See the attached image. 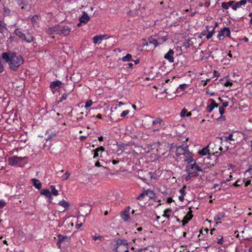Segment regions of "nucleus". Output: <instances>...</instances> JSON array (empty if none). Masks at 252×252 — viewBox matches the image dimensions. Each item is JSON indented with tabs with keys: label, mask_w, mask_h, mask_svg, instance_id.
<instances>
[{
	"label": "nucleus",
	"mask_w": 252,
	"mask_h": 252,
	"mask_svg": "<svg viewBox=\"0 0 252 252\" xmlns=\"http://www.w3.org/2000/svg\"><path fill=\"white\" fill-rule=\"evenodd\" d=\"M116 244L117 245H127V241L125 239H119L117 240Z\"/></svg>",
	"instance_id": "cd10ccee"
},
{
	"label": "nucleus",
	"mask_w": 252,
	"mask_h": 252,
	"mask_svg": "<svg viewBox=\"0 0 252 252\" xmlns=\"http://www.w3.org/2000/svg\"><path fill=\"white\" fill-rule=\"evenodd\" d=\"M167 38L165 37H163L159 38L158 41L159 45L162 44L166 40Z\"/></svg>",
	"instance_id": "e433bc0d"
},
{
	"label": "nucleus",
	"mask_w": 252,
	"mask_h": 252,
	"mask_svg": "<svg viewBox=\"0 0 252 252\" xmlns=\"http://www.w3.org/2000/svg\"><path fill=\"white\" fill-rule=\"evenodd\" d=\"M59 205L65 208L69 206V203L63 199L59 202Z\"/></svg>",
	"instance_id": "5701e85b"
},
{
	"label": "nucleus",
	"mask_w": 252,
	"mask_h": 252,
	"mask_svg": "<svg viewBox=\"0 0 252 252\" xmlns=\"http://www.w3.org/2000/svg\"><path fill=\"white\" fill-rule=\"evenodd\" d=\"M225 217V214L224 212H219L218 213L217 215L214 217V220L215 221H218L221 220L223 218Z\"/></svg>",
	"instance_id": "6ab92c4d"
},
{
	"label": "nucleus",
	"mask_w": 252,
	"mask_h": 252,
	"mask_svg": "<svg viewBox=\"0 0 252 252\" xmlns=\"http://www.w3.org/2000/svg\"><path fill=\"white\" fill-rule=\"evenodd\" d=\"M33 185L38 189H40L42 188V185L40 181L35 178L32 179L31 180Z\"/></svg>",
	"instance_id": "a211bd4d"
},
{
	"label": "nucleus",
	"mask_w": 252,
	"mask_h": 252,
	"mask_svg": "<svg viewBox=\"0 0 252 252\" xmlns=\"http://www.w3.org/2000/svg\"><path fill=\"white\" fill-rule=\"evenodd\" d=\"M221 7L225 10H227L229 8L227 3L225 2H223L221 3Z\"/></svg>",
	"instance_id": "4c0bfd02"
},
{
	"label": "nucleus",
	"mask_w": 252,
	"mask_h": 252,
	"mask_svg": "<svg viewBox=\"0 0 252 252\" xmlns=\"http://www.w3.org/2000/svg\"><path fill=\"white\" fill-rule=\"evenodd\" d=\"M219 113L221 115H222L224 113L225 110L223 107L220 106L219 107Z\"/></svg>",
	"instance_id": "c03bdc74"
},
{
	"label": "nucleus",
	"mask_w": 252,
	"mask_h": 252,
	"mask_svg": "<svg viewBox=\"0 0 252 252\" xmlns=\"http://www.w3.org/2000/svg\"><path fill=\"white\" fill-rule=\"evenodd\" d=\"M108 36L105 34H99L98 35L94 36L93 37V42L94 44H99L102 40L104 39H107Z\"/></svg>",
	"instance_id": "9d476101"
},
{
	"label": "nucleus",
	"mask_w": 252,
	"mask_h": 252,
	"mask_svg": "<svg viewBox=\"0 0 252 252\" xmlns=\"http://www.w3.org/2000/svg\"><path fill=\"white\" fill-rule=\"evenodd\" d=\"M215 28H214L212 31L209 32L206 37L207 39H209L210 38H211L212 37L213 35L215 33Z\"/></svg>",
	"instance_id": "2f4dec72"
},
{
	"label": "nucleus",
	"mask_w": 252,
	"mask_h": 252,
	"mask_svg": "<svg viewBox=\"0 0 252 252\" xmlns=\"http://www.w3.org/2000/svg\"><path fill=\"white\" fill-rule=\"evenodd\" d=\"M47 198H48L49 201L50 202L51 200L52 199V195H51V193L50 194L49 196H47Z\"/></svg>",
	"instance_id": "338daca9"
},
{
	"label": "nucleus",
	"mask_w": 252,
	"mask_h": 252,
	"mask_svg": "<svg viewBox=\"0 0 252 252\" xmlns=\"http://www.w3.org/2000/svg\"><path fill=\"white\" fill-rule=\"evenodd\" d=\"M249 16L251 18L250 23L252 25V12L249 14Z\"/></svg>",
	"instance_id": "052dcab7"
},
{
	"label": "nucleus",
	"mask_w": 252,
	"mask_h": 252,
	"mask_svg": "<svg viewBox=\"0 0 252 252\" xmlns=\"http://www.w3.org/2000/svg\"><path fill=\"white\" fill-rule=\"evenodd\" d=\"M174 53V51L172 49H170L168 52L164 55V58L170 63H172L174 62V58L173 57Z\"/></svg>",
	"instance_id": "f8f14e48"
},
{
	"label": "nucleus",
	"mask_w": 252,
	"mask_h": 252,
	"mask_svg": "<svg viewBox=\"0 0 252 252\" xmlns=\"http://www.w3.org/2000/svg\"><path fill=\"white\" fill-rule=\"evenodd\" d=\"M82 226V223H80V224H77L76 225V228L79 229V228L80 227H81Z\"/></svg>",
	"instance_id": "69168bd1"
},
{
	"label": "nucleus",
	"mask_w": 252,
	"mask_h": 252,
	"mask_svg": "<svg viewBox=\"0 0 252 252\" xmlns=\"http://www.w3.org/2000/svg\"><path fill=\"white\" fill-rule=\"evenodd\" d=\"M165 214H168L172 212V210L170 208H167L164 210Z\"/></svg>",
	"instance_id": "4d7b16f0"
},
{
	"label": "nucleus",
	"mask_w": 252,
	"mask_h": 252,
	"mask_svg": "<svg viewBox=\"0 0 252 252\" xmlns=\"http://www.w3.org/2000/svg\"><path fill=\"white\" fill-rule=\"evenodd\" d=\"M6 30V28L5 23L1 21H0V33H3Z\"/></svg>",
	"instance_id": "393cba45"
},
{
	"label": "nucleus",
	"mask_w": 252,
	"mask_h": 252,
	"mask_svg": "<svg viewBox=\"0 0 252 252\" xmlns=\"http://www.w3.org/2000/svg\"><path fill=\"white\" fill-rule=\"evenodd\" d=\"M6 205V203L4 201L1 200H0V209L3 208Z\"/></svg>",
	"instance_id": "49530a36"
},
{
	"label": "nucleus",
	"mask_w": 252,
	"mask_h": 252,
	"mask_svg": "<svg viewBox=\"0 0 252 252\" xmlns=\"http://www.w3.org/2000/svg\"><path fill=\"white\" fill-rule=\"evenodd\" d=\"M192 215L189 212L188 214L184 217L183 220L181 221L182 222V225L183 226H185L188 223L189 221L192 219Z\"/></svg>",
	"instance_id": "f3484780"
},
{
	"label": "nucleus",
	"mask_w": 252,
	"mask_h": 252,
	"mask_svg": "<svg viewBox=\"0 0 252 252\" xmlns=\"http://www.w3.org/2000/svg\"><path fill=\"white\" fill-rule=\"evenodd\" d=\"M10 10L8 8H6L5 7L3 8V14L4 15H8L10 14Z\"/></svg>",
	"instance_id": "f704fd0d"
},
{
	"label": "nucleus",
	"mask_w": 252,
	"mask_h": 252,
	"mask_svg": "<svg viewBox=\"0 0 252 252\" xmlns=\"http://www.w3.org/2000/svg\"><path fill=\"white\" fill-rule=\"evenodd\" d=\"M8 164L11 166L23 167L27 163L26 158H8Z\"/></svg>",
	"instance_id": "39448f33"
},
{
	"label": "nucleus",
	"mask_w": 252,
	"mask_h": 252,
	"mask_svg": "<svg viewBox=\"0 0 252 252\" xmlns=\"http://www.w3.org/2000/svg\"><path fill=\"white\" fill-rule=\"evenodd\" d=\"M225 120V117L223 115H221V116L217 119L218 121H223Z\"/></svg>",
	"instance_id": "8fccbe9b"
},
{
	"label": "nucleus",
	"mask_w": 252,
	"mask_h": 252,
	"mask_svg": "<svg viewBox=\"0 0 252 252\" xmlns=\"http://www.w3.org/2000/svg\"><path fill=\"white\" fill-rule=\"evenodd\" d=\"M157 160L154 159L151 161V163L149 165H146V166L148 168H151V166L153 165V163H157Z\"/></svg>",
	"instance_id": "de8ad7c7"
},
{
	"label": "nucleus",
	"mask_w": 252,
	"mask_h": 252,
	"mask_svg": "<svg viewBox=\"0 0 252 252\" xmlns=\"http://www.w3.org/2000/svg\"><path fill=\"white\" fill-rule=\"evenodd\" d=\"M246 172H249L250 174L252 175V168H250L248 170L246 171Z\"/></svg>",
	"instance_id": "e2e57ef3"
},
{
	"label": "nucleus",
	"mask_w": 252,
	"mask_h": 252,
	"mask_svg": "<svg viewBox=\"0 0 252 252\" xmlns=\"http://www.w3.org/2000/svg\"><path fill=\"white\" fill-rule=\"evenodd\" d=\"M130 209V207H128L126 209H125V210L124 212L126 213L129 214Z\"/></svg>",
	"instance_id": "680f3d73"
},
{
	"label": "nucleus",
	"mask_w": 252,
	"mask_h": 252,
	"mask_svg": "<svg viewBox=\"0 0 252 252\" xmlns=\"http://www.w3.org/2000/svg\"><path fill=\"white\" fill-rule=\"evenodd\" d=\"M228 6H231L232 7V5H234V1L233 0H230L228 2H226Z\"/></svg>",
	"instance_id": "603ef678"
},
{
	"label": "nucleus",
	"mask_w": 252,
	"mask_h": 252,
	"mask_svg": "<svg viewBox=\"0 0 252 252\" xmlns=\"http://www.w3.org/2000/svg\"><path fill=\"white\" fill-rule=\"evenodd\" d=\"M57 237L58 238V241L57 243V245L58 248H61V244L65 242H68L70 240V238L67 237L66 235H62L61 234H59L57 236Z\"/></svg>",
	"instance_id": "6e6552de"
},
{
	"label": "nucleus",
	"mask_w": 252,
	"mask_h": 252,
	"mask_svg": "<svg viewBox=\"0 0 252 252\" xmlns=\"http://www.w3.org/2000/svg\"><path fill=\"white\" fill-rule=\"evenodd\" d=\"M229 105V102L228 101H224L222 102V106L223 107H226L228 106Z\"/></svg>",
	"instance_id": "864d4df0"
},
{
	"label": "nucleus",
	"mask_w": 252,
	"mask_h": 252,
	"mask_svg": "<svg viewBox=\"0 0 252 252\" xmlns=\"http://www.w3.org/2000/svg\"><path fill=\"white\" fill-rule=\"evenodd\" d=\"M209 102L210 103L207 105V110L209 113H211L214 108L218 107V105L213 99H210Z\"/></svg>",
	"instance_id": "9b49d317"
},
{
	"label": "nucleus",
	"mask_w": 252,
	"mask_h": 252,
	"mask_svg": "<svg viewBox=\"0 0 252 252\" xmlns=\"http://www.w3.org/2000/svg\"><path fill=\"white\" fill-rule=\"evenodd\" d=\"M26 40L27 42L30 43L32 42L33 40V37L31 36V34H28L27 35H25V37H24V39Z\"/></svg>",
	"instance_id": "c756f323"
},
{
	"label": "nucleus",
	"mask_w": 252,
	"mask_h": 252,
	"mask_svg": "<svg viewBox=\"0 0 252 252\" xmlns=\"http://www.w3.org/2000/svg\"><path fill=\"white\" fill-rule=\"evenodd\" d=\"M70 173L69 172H68V171H66L65 174H64V178L63 179L64 180H66L67 179H68V178H69V176H70Z\"/></svg>",
	"instance_id": "3c124183"
},
{
	"label": "nucleus",
	"mask_w": 252,
	"mask_h": 252,
	"mask_svg": "<svg viewBox=\"0 0 252 252\" xmlns=\"http://www.w3.org/2000/svg\"><path fill=\"white\" fill-rule=\"evenodd\" d=\"M47 33L49 34H58V25L53 27L49 28L47 30Z\"/></svg>",
	"instance_id": "dca6fc26"
},
{
	"label": "nucleus",
	"mask_w": 252,
	"mask_h": 252,
	"mask_svg": "<svg viewBox=\"0 0 252 252\" xmlns=\"http://www.w3.org/2000/svg\"><path fill=\"white\" fill-rule=\"evenodd\" d=\"M230 31L228 28H224L219 32L217 34V38L219 40H222L225 36L230 37Z\"/></svg>",
	"instance_id": "0eeeda50"
},
{
	"label": "nucleus",
	"mask_w": 252,
	"mask_h": 252,
	"mask_svg": "<svg viewBox=\"0 0 252 252\" xmlns=\"http://www.w3.org/2000/svg\"><path fill=\"white\" fill-rule=\"evenodd\" d=\"M122 218L125 221H128L130 220V217L129 214L126 213L124 212H123L122 214Z\"/></svg>",
	"instance_id": "bb28decb"
},
{
	"label": "nucleus",
	"mask_w": 252,
	"mask_h": 252,
	"mask_svg": "<svg viewBox=\"0 0 252 252\" xmlns=\"http://www.w3.org/2000/svg\"><path fill=\"white\" fill-rule=\"evenodd\" d=\"M247 3V0H241L239 1L235 2L234 1V5H232V9L236 11L238 8L242 6H245Z\"/></svg>",
	"instance_id": "4468645a"
},
{
	"label": "nucleus",
	"mask_w": 252,
	"mask_h": 252,
	"mask_svg": "<svg viewBox=\"0 0 252 252\" xmlns=\"http://www.w3.org/2000/svg\"><path fill=\"white\" fill-rule=\"evenodd\" d=\"M232 85V83L228 80H227L225 81V82L224 83V86H225L226 87L231 86Z\"/></svg>",
	"instance_id": "a19ab883"
},
{
	"label": "nucleus",
	"mask_w": 252,
	"mask_h": 252,
	"mask_svg": "<svg viewBox=\"0 0 252 252\" xmlns=\"http://www.w3.org/2000/svg\"><path fill=\"white\" fill-rule=\"evenodd\" d=\"M173 201L172 198L171 197H169L167 198V202L168 203H171V202H172Z\"/></svg>",
	"instance_id": "13d9d810"
},
{
	"label": "nucleus",
	"mask_w": 252,
	"mask_h": 252,
	"mask_svg": "<svg viewBox=\"0 0 252 252\" xmlns=\"http://www.w3.org/2000/svg\"><path fill=\"white\" fill-rule=\"evenodd\" d=\"M1 58L8 63L9 67L13 70H15L24 63L23 57L20 55H17L14 53H3Z\"/></svg>",
	"instance_id": "f257e3e1"
},
{
	"label": "nucleus",
	"mask_w": 252,
	"mask_h": 252,
	"mask_svg": "<svg viewBox=\"0 0 252 252\" xmlns=\"http://www.w3.org/2000/svg\"><path fill=\"white\" fill-rule=\"evenodd\" d=\"M193 176V174L189 173V175L186 177V180L188 181L190 179V177Z\"/></svg>",
	"instance_id": "5fc2aeb1"
},
{
	"label": "nucleus",
	"mask_w": 252,
	"mask_h": 252,
	"mask_svg": "<svg viewBox=\"0 0 252 252\" xmlns=\"http://www.w3.org/2000/svg\"><path fill=\"white\" fill-rule=\"evenodd\" d=\"M162 122V120L160 119H159V118H158V119H156V120H155L153 122V124L154 125H160L161 124Z\"/></svg>",
	"instance_id": "72a5a7b5"
},
{
	"label": "nucleus",
	"mask_w": 252,
	"mask_h": 252,
	"mask_svg": "<svg viewBox=\"0 0 252 252\" xmlns=\"http://www.w3.org/2000/svg\"><path fill=\"white\" fill-rule=\"evenodd\" d=\"M218 243L220 245H222L223 243V237L222 236L220 238H217Z\"/></svg>",
	"instance_id": "c9c22d12"
},
{
	"label": "nucleus",
	"mask_w": 252,
	"mask_h": 252,
	"mask_svg": "<svg viewBox=\"0 0 252 252\" xmlns=\"http://www.w3.org/2000/svg\"><path fill=\"white\" fill-rule=\"evenodd\" d=\"M145 196H146V194H145V190L140 194V195L137 197V199L139 200V199H141L142 198H143Z\"/></svg>",
	"instance_id": "37998d69"
},
{
	"label": "nucleus",
	"mask_w": 252,
	"mask_h": 252,
	"mask_svg": "<svg viewBox=\"0 0 252 252\" xmlns=\"http://www.w3.org/2000/svg\"><path fill=\"white\" fill-rule=\"evenodd\" d=\"M56 87L62 88L63 87L62 83L60 81H56L51 83L50 88L52 89H55Z\"/></svg>",
	"instance_id": "aec40b11"
},
{
	"label": "nucleus",
	"mask_w": 252,
	"mask_h": 252,
	"mask_svg": "<svg viewBox=\"0 0 252 252\" xmlns=\"http://www.w3.org/2000/svg\"><path fill=\"white\" fill-rule=\"evenodd\" d=\"M176 155L177 157L183 156L184 158H192L193 155L187 149L179 146L176 148Z\"/></svg>",
	"instance_id": "20e7f679"
},
{
	"label": "nucleus",
	"mask_w": 252,
	"mask_h": 252,
	"mask_svg": "<svg viewBox=\"0 0 252 252\" xmlns=\"http://www.w3.org/2000/svg\"><path fill=\"white\" fill-rule=\"evenodd\" d=\"M216 147L215 145L213 143H209L206 147L203 148L202 150L198 152V154L201 156H215L216 157L219 156V153L214 150V148Z\"/></svg>",
	"instance_id": "f03ea898"
},
{
	"label": "nucleus",
	"mask_w": 252,
	"mask_h": 252,
	"mask_svg": "<svg viewBox=\"0 0 252 252\" xmlns=\"http://www.w3.org/2000/svg\"><path fill=\"white\" fill-rule=\"evenodd\" d=\"M50 189H51V192L54 195L57 196L59 194L58 190L56 189L55 186H51Z\"/></svg>",
	"instance_id": "7c9ffc66"
},
{
	"label": "nucleus",
	"mask_w": 252,
	"mask_h": 252,
	"mask_svg": "<svg viewBox=\"0 0 252 252\" xmlns=\"http://www.w3.org/2000/svg\"><path fill=\"white\" fill-rule=\"evenodd\" d=\"M112 162L113 164H115L119 162L118 160H111L109 161H105L104 159L101 158V159L97 160L95 163V166L97 167H102L104 168H107L108 167V164Z\"/></svg>",
	"instance_id": "423d86ee"
},
{
	"label": "nucleus",
	"mask_w": 252,
	"mask_h": 252,
	"mask_svg": "<svg viewBox=\"0 0 252 252\" xmlns=\"http://www.w3.org/2000/svg\"><path fill=\"white\" fill-rule=\"evenodd\" d=\"M131 59H132L131 55L130 54H127L126 55V56L123 57L122 58V60L123 62H127L130 61L131 60Z\"/></svg>",
	"instance_id": "b1692460"
},
{
	"label": "nucleus",
	"mask_w": 252,
	"mask_h": 252,
	"mask_svg": "<svg viewBox=\"0 0 252 252\" xmlns=\"http://www.w3.org/2000/svg\"><path fill=\"white\" fill-rule=\"evenodd\" d=\"M90 20V17L88 14L84 12L82 16L80 18V23L77 24V26H80L81 23L86 24Z\"/></svg>",
	"instance_id": "ddd939ff"
},
{
	"label": "nucleus",
	"mask_w": 252,
	"mask_h": 252,
	"mask_svg": "<svg viewBox=\"0 0 252 252\" xmlns=\"http://www.w3.org/2000/svg\"><path fill=\"white\" fill-rule=\"evenodd\" d=\"M186 186H184L183 188L180 189V192L182 194V195H185V190Z\"/></svg>",
	"instance_id": "09e8293b"
},
{
	"label": "nucleus",
	"mask_w": 252,
	"mask_h": 252,
	"mask_svg": "<svg viewBox=\"0 0 252 252\" xmlns=\"http://www.w3.org/2000/svg\"><path fill=\"white\" fill-rule=\"evenodd\" d=\"M59 33L58 34H63L67 35L70 33V29L67 26L62 27L58 25Z\"/></svg>",
	"instance_id": "1a4fd4ad"
},
{
	"label": "nucleus",
	"mask_w": 252,
	"mask_h": 252,
	"mask_svg": "<svg viewBox=\"0 0 252 252\" xmlns=\"http://www.w3.org/2000/svg\"><path fill=\"white\" fill-rule=\"evenodd\" d=\"M15 34L22 39H24V37H25V34L23 33L19 30L17 29L15 31Z\"/></svg>",
	"instance_id": "a878e982"
},
{
	"label": "nucleus",
	"mask_w": 252,
	"mask_h": 252,
	"mask_svg": "<svg viewBox=\"0 0 252 252\" xmlns=\"http://www.w3.org/2000/svg\"><path fill=\"white\" fill-rule=\"evenodd\" d=\"M148 175H149L150 176V177H151V179H152V178H154V179H155V178H155V176H154V175H153V174H152V173H151V172H149V173H148Z\"/></svg>",
	"instance_id": "0e129e2a"
},
{
	"label": "nucleus",
	"mask_w": 252,
	"mask_h": 252,
	"mask_svg": "<svg viewBox=\"0 0 252 252\" xmlns=\"http://www.w3.org/2000/svg\"><path fill=\"white\" fill-rule=\"evenodd\" d=\"M93 104V101L92 100H89L86 101V104L85 106V108L86 109H88V108L91 106Z\"/></svg>",
	"instance_id": "473e14b6"
},
{
	"label": "nucleus",
	"mask_w": 252,
	"mask_h": 252,
	"mask_svg": "<svg viewBox=\"0 0 252 252\" xmlns=\"http://www.w3.org/2000/svg\"><path fill=\"white\" fill-rule=\"evenodd\" d=\"M101 238H102V237L101 236H94L93 237V240L94 241H96L97 239L100 240L101 239Z\"/></svg>",
	"instance_id": "6e6d98bb"
},
{
	"label": "nucleus",
	"mask_w": 252,
	"mask_h": 252,
	"mask_svg": "<svg viewBox=\"0 0 252 252\" xmlns=\"http://www.w3.org/2000/svg\"><path fill=\"white\" fill-rule=\"evenodd\" d=\"M50 193H51V192L48 189H42L40 191V194L43 195L45 196L46 197H47V196H49Z\"/></svg>",
	"instance_id": "c85d7f7f"
},
{
	"label": "nucleus",
	"mask_w": 252,
	"mask_h": 252,
	"mask_svg": "<svg viewBox=\"0 0 252 252\" xmlns=\"http://www.w3.org/2000/svg\"><path fill=\"white\" fill-rule=\"evenodd\" d=\"M226 140L227 141L234 140L233 138V135L232 134H229L227 137H226Z\"/></svg>",
	"instance_id": "a18cd8bd"
},
{
	"label": "nucleus",
	"mask_w": 252,
	"mask_h": 252,
	"mask_svg": "<svg viewBox=\"0 0 252 252\" xmlns=\"http://www.w3.org/2000/svg\"><path fill=\"white\" fill-rule=\"evenodd\" d=\"M129 111L128 110H125V111H123L122 113L121 114V116L122 117H125L129 113Z\"/></svg>",
	"instance_id": "79ce46f5"
},
{
	"label": "nucleus",
	"mask_w": 252,
	"mask_h": 252,
	"mask_svg": "<svg viewBox=\"0 0 252 252\" xmlns=\"http://www.w3.org/2000/svg\"><path fill=\"white\" fill-rule=\"evenodd\" d=\"M94 151L95 152L93 158H97L98 157L101 158L103 156L102 153L105 152L104 149L102 146L96 149Z\"/></svg>",
	"instance_id": "2eb2a0df"
},
{
	"label": "nucleus",
	"mask_w": 252,
	"mask_h": 252,
	"mask_svg": "<svg viewBox=\"0 0 252 252\" xmlns=\"http://www.w3.org/2000/svg\"><path fill=\"white\" fill-rule=\"evenodd\" d=\"M146 196H148L151 199H154L156 197L155 193L152 190L147 189L145 190Z\"/></svg>",
	"instance_id": "412c9836"
},
{
	"label": "nucleus",
	"mask_w": 252,
	"mask_h": 252,
	"mask_svg": "<svg viewBox=\"0 0 252 252\" xmlns=\"http://www.w3.org/2000/svg\"><path fill=\"white\" fill-rule=\"evenodd\" d=\"M150 44H153L155 46V47H157L159 45L158 41V40H156L152 38H150L149 39V42L148 43H146V44H145L144 45L148 46Z\"/></svg>",
	"instance_id": "4be33fe9"
},
{
	"label": "nucleus",
	"mask_w": 252,
	"mask_h": 252,
	"mask_svg": "<svg viewBox=\"0 0 252 252\" xmlns=\"http://www.w3.org/2000/svg\"><path fill=\"white\" fill-rule=\"evenodd\" d=\"M179 199L180 200V201H183L184 200V195H180L179 196Z\"/></svg>",
	"instance_id": "bf43d9fd"
},
{
	"label": "nucleus",
	"mask_w": 252,
	"mask_h": 252,
	"mask_svg": "<svg viewBox=\"0 0 252 252\" xmlns=\"http://www.w3.org/2000/svg\"><path fill=\"white\" fill-rule=\"evenodd\" d=\"M187 113V110L186 109H182L180 113L181 117H185Z\"/></svg>",
	"instance_id": "ea45409f"
},
{
	"label": "nucleus",
	"mask_w": 252,
	"mask_h": 252,
	"mask_svg": "<svg viewBox=\"0 0 252 252\" xmlns=\"http://www.w3.org/2000/svg\"><path fill=\"white\" fill-rule=\"evenodd\" d=\"M210 2H206L204 3V5L206 7H209L210 6Z\"/></svg>",
	"instance_id": "774afa93"
},
{
	"label": "nucleus",
	"mask_w": 252,
	"mask_h": 252,
	"mask_svg": "<svg viewBox=\"0 0 252 252\" xmlns=\"http://www.w3.org/2000/svg\"><path fill=\"white\" fill-rule=\"evenodd\" d=\"M185 161L187 162L186 169L190 174H193L196 173L197 171H202V169L192 158H186Z\"/></svg>",
	"instance_id": "7ed1b4c3"
},
{
	"label": "nucleus",
	"mask_w": 252,
	"mask_h": 252,
	"mask_svg": "<svg viewBox=\"0 0 252 252\" xmlns=\"http://www.w3.org/2000/svg\"><path fill=\"white\" fill-rule=\"evenodd\" d=\"M188 85L186 84H183L180 85L178 89H181L183 91H184L187 87Z\"/></svg>",
	"instance_id": "58836bf2"
}]
</instances>
